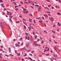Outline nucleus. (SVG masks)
I'll list each match as a JSON object with an SVG mask.
<instances>
[{"label":"nucleus","mask_w":61,"mask_h":61,"mask_svg":"<svg viewBox=\"0 0 61 61\" xmlns=\"http://www.w3.org/2000/svg\"><path fill=\"white\" fill-rule=\"evenodd\" d=\"M9 19L10 21H11V22H13V21H12V19H11L10 18Z\"/></svg>","instance_id":"aec40b11"},{"label":"nucleus","mask_w":61,"mask_h":61,"mask_svg":"<svg viewBox=\"0 0 61 61\" xmlns=\"http://www.w3.org/2000/svg\"><path fill=\"white\" fill-rule=\"evenodd\" d=\"M44 8L45 9H48V10H49V9L48 8V7H45Z\"/></svg>","instance_id":"a211bd4d"},{"label":"nucleus","mask_w":61,"mask_h":61,"mask_svg":"<svg viewBox=\"0 0 61 61\" xmlns=\"http://www.w3.org/2000/svg\"><path fill=\"white\" fill-rule=\"evenodd\" d=\"M0 56H3V55L2 54L0 53Z\"/></svg>","instance_id":"4d7b16f0"},{"label":"nucleus","mask_w":61,"mask_h":61,"mask_svg":"<svg viewBox=\"0 0 61 61\" xmlns=\"http://www.w3.org/2000/svg\"><path fill=\"white\" fill-rule=\"evenodd\" d=\"M30 28H32V29H34V28L31 26H30Z\"/></svg>","instance_id":"412c9836"},{"label":"nucleus","mask_w":61,"mask_h":61,"mask_svg":"<svg viewBox=\"0 0 61 61\" xmlns=\"http://www.w3.org/2000/svg\"><path fill=\"white\" fill-rule=\"evenodd\" d=\"M59 25V22H58V25Z\"/></svg>","instance_id":"864d4df0"},{"label":"nucleus","mask_w":61,"mask_h":61,"mask_svg":"<svg viewBox=\"0 0 61 61\" xmlns=\"http://www.w3.org/2000/svg\"><path fill=\"white\" fill-rule=\"evenodd\" d=\"M16 7H18V6H15V8H16Z\"/></svg>","instance_id":"49530a36"},{"label":"nucleus","mask_w":61,"mask_h":61,"mask_svg":"<svg viewBox=\"0 0 61 61\" xmlns=\"http://www.w3.org/2000/svg\"><path fill=\"white\" fill-rule=\"evenodd\" d=\"M48 15L49 16H51V15H50V14H48Z\"/></svg>","instance_id":"603ef678"},{"label":"nucleus","mask_w":61,"mask_h":61,"mask_svg":"<svg viewBox=\"0 0 61 61\" xmlns=\"http://www.w3.org/2000/svg\"><path fill=\"white\" fill-rule=\"evenodd\" d=\"M15 10L16 11H17V10H18V8H16V9H15Z\"/></svg>","instance_id":"79ce46f5"},{"label":"nucleus","mask_w":61,"mask_h":61,"mask_svg":"<svg viewBox=\"0 0 61 61\" xmlns=\"http://www.w3.org/2000/svg\"><path fill=\"white\" fill-rule=\"evenodd\" d=\"M0 25L1 26V28H4V27L3 26V25L2 22H0Z\"/></svg>","instance_id":"f257e3e1"},{"label":"nucleus","mask_w":61,"mask_h":61,"mask_svg":"<svg viewBox=\"0 0 61 61\" xmlns=\"http://www.w3.org/2000/svg\"><path fill=\"white\" fill-rule=\"evenodd\" d=\"M25 49V47L21 49H22V50H23V49Z\"/></svg>","instance_id":"cd10ccee"},{"label":"nucleus","mask_w":61,"mask_h":61,"mask_svg":"<svg viewBox=\"0 0 61 61\" xmlns=\"http://www.w3.org/2000/svg\"><path fill=\"white\" fill-rule=\"evenodd\" d=\"M34 43H37V41H36L35 42L34 41Z\"/></svg>","instance_id":"680f3d73"},{"label":"nucleus","mask_w":61,"mask_h":61,"mask_svg":"<svg viewBox=\"0 0 61 61\" xmlns=\"http://www.w3.org/2000/svg\"><path fill=\"white\" fill-rule=\"evenodd\" d=\"M52 37H53V38H55V36H52Z\"/></svg>","instance_id":"393cba45"},{"label":"nucleus","mask_w":61,"mask_h":61,"mask_svg":"<svg viewBox=\"0 0 61 61\" xmlns=\"http://www.w3.org/2000/svg\"><path fill=\"white\" fill-rule=\"evenodd\" d=\"M53 48L54 49H55V50H56V46H54V47H53Z\"/></svg>","instance_id":"f8f14e48"},{"label":"nucleus","mask_w":61,"mask_h":61,"mask_svg":"<svg viewBox=\"0 0 61 61\" xmlns=\"http://www.w3.org/2000/svg\"><path fill=\"white\" fill-rule=\"evenodd\" d=\"M28 11H25V12L26 13V14H27V13H28Z\"/></svg>","instance_id":"ea45409f"},{"label":"nucleus","mask_w":61,"mask_h":61,"mask_svg":"<svg viewBox=\"0 0 61 61\" xmlns=\"http://www.w3.org/2000/svg\"><path fill=\"white\" fill-rule=\"evenodd\" d=\"M1 5H2V7H5V6H4V4H2Z\"/></svg>","instance_id":"9d476101"},{"label":"nucleus","mask_w":61,"mask_h":61,"mask_svg":"<svg viewBox=\"0 0 61 61\" xmlns=\"http://www.w3.org/2000/svg\"><path fill=\"white\" fill-rule=\"evenodd\" d=\"M37 36H36L35 37V38H37Z\"/></svg>","instance_id":"774afa93"},{"label":"nucleus","mask_w":61,"mask_h":61,"mask_svg":"<svg viewBox=\"0 0 61 61\" xmlns=\"http://www.w3.org/2000/svg\"><path fill=\"white\" fill-rule=\"evenodd\" d=\"M35 6H37V7H39V6L38 5H35Z\"/></svg>","instance_id":"4468645a"},{"label":"nucleus","mask_w":61,"mask_h":61,"mask_svg":"<svg viewBox=\"0 0 61 61\" xmlns=\"http://www.w3.org/2000/svg\"><path fill=\"white\" fill-rule=\"evenodd\" d=\"M20 3L22 4V5L23 4V2H20Z\"/></svg>","instance_id":"0e129e2a"},{"label":"nucleus","mask_w":61,"mask_h":61,"mask_svg":"<svg viewBox=\"0 0 61 61\" xmlns=\"http://www.w3.org/2000/svg\"><path fill=\"white\" fill-rule=\"evenodd\" d=\"M30 39V37H29V36H28V38L27 39L28 40H29Z\"/></svg>","instance_id":"bb28decb"},{"label":"nucleus","mask_w":61,"mask_h":61,"mask_svg":"<svg viewBox=\"0 0 61 61\" xmlns=\"http://www.w3.org/2000/svg\"><path fill=\"white\" fill-rule=\"evenodd\" d=\"M49 55L48 54H46V56H49Z\"/></svg>","instance_id":"58836bf2"},{"label":"nucleus","mask_w":61,"mask_h":61,"mask_svg":"<svg viewBox=\"0 0 61 61\" xmlns=\"http://www.w3.org/2000/svg\"><path fill=\"white\" fill-rule=\"evenodd\" d=\"M48 2H50V1L49 0H46Z\"/></svg>","instance_id":"69168bd1"},{"label":"nucleus","mask_w":61,"mask_h":61,"mask_svg":"<svg viewBox=\"0 0 61 61\" xmlns=\"http://www.w3.org/2000/svg\"><path fill=\"white\" fill-rule=\"evenodd\" d=\"M28 2L29 3H32V1H28Z\"/></svg>","instance_id":"2f4dec72"},{"label":"nucleus","mask_w":61,"mask_h":61,"mask_svg":"<svg viewBox=\"0 0 61 61\" xmlns=\"http://www.w3.org/2000/svg\"><path fill=\"white\" fill-rule=\"evenodd\" d=\"M13 4H14L15 5H16V3L15 2H13Z\"/></svg>","instance_id":"4be33fe9"},{"label":"nucleus","mask_w":61,"mask_h":61,"mask_svg":"<svg viewBox=\"0 0 61 61\" xmlns=\"http://www.w3.org/2000/svg\"><path fill=\"white\" fill-rule=\"evenodd\" d=\"M29 46V44H26V47H28Z\"/></svg>","instance_id":"5701e85b"},{"label":"nucleus","mask_w":61,"mask_h":61,"mask_svg":"<svg viewBox=\"0 0 61 61\" xmlns=\"http://www.w3.org/2000/svg\"><path fill=\"white\" fill-rule=\"evenodd\" d=\"M9 52H11V49H10V48H9Z\"/></svg>","instance_id":"7c9ffc66"},{"label":"nucleus","mask_w":61,"mask_h":61,"mask_svg":"<svg viewBox=\"0 0 61 61\" xmlns=\"http://www.w3.org/2000/svg\"><path fill=\"white\" fill-rule=\"evenodd\" d=\"M44 32H45V33H46V34H47V32L46 31V30H44Z\"/></svg>","instance_id":"b1692460"},{"label":"nucleus","mask_w":61,"mask_h":61,"mask_svg":"<svg viewBox=\"0 0 61 61\" xmlns=\"http://www.w3.org/2000/svg\"><path fill=\"white\" fill-rule=\"evenodd\" d=\"M33 22L34 23H36V20H34Z\"/></svg>","instance_id":"c756f323"},{"label":"nucleus","mask_w":61,"mask_h":61,"mask_svg":"<svg viewBox=\"0 0 61 61\" xmlns=\"http://www.w3.org/2000/svg\"><path fill=\"white\" fill-rule=\"evenodd\" d=\"M3 51V50L2 49H0V51Z\"/></svg>","instance_id":"6e6d98bb"},{"label":"nucleus","mask_w":61,"mask_h":61,"mask_svg":"<svg viewBox=\"0 0 61 61\" xmlns=\"http://www.w3.org/2000/svg\"><path fill=\"white\" fill-rule=\"evenodd\" d=\"M29 59L31 61H32V59L30 57L29 58Z\"/></svg>","instance_id":"c85d7f7f"},{"label":"nucleus","mask_w":61,"mask_h":61,"mask_svg":"<svg viewBox=\"0 0 61 61\" xmlns=\"http://www.w3.org/2000/svg\"><path fill=\"white\" fill-rule=\"evenodd\" d=\"M51 6V5H48V7H50V6Z\"/></svg>","instance_id":"de8ad7c7"},{"label":"nucleus","mask_w":61,"mask_h":61,"mask_svg":"<svg viewBox=\"0 0 61 61\" xmlns=\"http://www.w3.org/2000/svg\"><path fill=\"white\" fill-rule=\"evenodd\" d=\"M16 23H19V22H17V21H15Z\"/></svg>","instance_id":"09e8293b"},{"label":"nucleus","mask_w":61,"mask_h":61,"mask_svg":"<svg viewBox=\"0 0 61 61\" xmlns=\"http://www.w3.org/2000/svg\"><path fill=\"white\" fill-rule=\"evenodd\" d=\"M22 20H24V21H26V20H25V19H23Z\"/></svg>","instance_id":"4c0bfd02"},{"label":"nucleus","mask_w":61,"mask_h":61,"mask_svg":"<svg viewBox=\"0 0 61 61\" xmlns=\"http://www.w3.org/2000/svg\"><path fill=\"white\" fill-rule=\"evenodd\" d=\"M12 14L11 13H11H10V15H12Z\"/></svg>","instance_id":"052dcab7"},{"label":"nucleus","mask_w":61,"mask_h":61,"mask_svg":"<svg viewBox=\"0 0 61 61\" xmlns=\"http://www.w3.org/2000/svg\"><path fill=\"white\" fill-rule=\"evenodd\" d=\"M39 10V9H38V12L39 11H41V10Z\"/></svg>","instance_id":"5fc2aeb1"},{"label":"nucleus","mask_w":61,"mask_h":61,"mask_svg":"<svg viewBox=\"0 0 61 61\" xmlns=\"http://www.w3.org/2000/svg\"><path fill=\"white\" fill-rule=\"evenodd\" d=\"M7 13H9L10 14V13H11V12H9L8 11H7Z\"/></svg>","instance_id":"f704fd0d"},{"label":"nucleus","mask_w":61,"mask_h":61,"mask_svg":"<svg viewBox=\"0 0 61 61\" xmlns=\"http://www.w3.org/2000/svg\"><path fill=\"white\" fill-rule=\"evenodd\" d=\"M35 52V51H31V53H34V52Z\"/></svg>","instance_id":"473e14b6"},{"label":"nucleus","mask_w":61,"mask_h":61,"mask_svg":"<svg viewBox=\"0 0 61 61\" xmlns=\"http://www.w3.org/2000/svg\"><path fill=\"white\" fill-rule=\"evenodd\" d=\"M19 17H20V18H22V15H20L19 16Z\"/></svg>","instance_id":"e433bc0d"},{"label":"nucleus","mask_w":61,"mask_h":61,"mask_svg":"<svg viewBox=\"0 0 61 61\" xmlns=\"http://www.w3.org/2000/svg\"><path fill=\"white\" fill-rule=\"evenodd\" d=\"M29 31H31V29L30 28V27H29Z\"/></svg>","instance_id":"a19ab883"},{"label":"nucleus","mask_w":61,"mask_h":61,"mask_svg":"<svg viewBox=\"0 0 61 61\" xmlns=\"http://www.w3.org/2000/svg\"><path fill=\"white\" fill-rule=\"evenodd\" d=\"M50 20L51 21H54V19H53V18L52 17H51V18H50Z\"/></svg>","instance_id":"f03ea898"},{"label":"nucleus","mask_w":61,"mask_h":61,"mask_svg":"<svg viewBox=\"0 0 61 61\" xmlns=\"http://www.w3.org/2000/svg\"><path fill=\"white\" fill-rule=\"evenodd\" d=\"M10 56H14V55H12V54H10Z\"/></svg>","instance_id":"f3484780"},{"label":"nucleus","mask_w":61,"mask_h":61,"mask_svg":"<svg viewBox=\"0 0 61 61\" xmlns=\"http://www.w3.org/2000/svg\"><path fill=\"white\" fill-rule=\"evenodd\" d=\"M24 3H25V4H28V2H27L26 1L24 2Z\"/></svg>","instance_id":"ddd939ff"},{"label":"nucleus","mask_w":61,"mask_h":61,"mask_svg":"<svg viewBox=\"0 0 61 61\" xmlns=\"http://www.w3.org/2000/svg\"><path fill=\"white\" fill-rule=\"evenodd\" d=\"M39 22H40V23H41V22H42V21L41 20V21H39Z\"/></svg>","instance_id":"13d9d810"},{"label":"nucleus","mask_w":61,"mask_h":61,"mask_svg":"<svg viewBox=\"0 0 61 61\" xmlns=\"http://www.w3.org/2000/svg\"><path fill=\"white\" fill-rule=\"evenodd\" d=\"M46 13H48V14H51V12L49 11H46Z\"/></svg>","instance_id":"39448f33"},{"label":"nucleus","mask_w":61,"mask_h":61,"mask_svg":"<svg viewBox=\"0 0 61 61\" xmlns=\"http://www.w3.org/2000/svg\"><path fill=\"white\" fill-rule=\"evenodd\" d=\"M17 56H20V53H17Z\"/></svg>","instance_id":"1a4fd4ad"},{"label":"nucleus","mask_w":61,"mask_h":61,"mask_svg":"<svg viewBox=\"0 0 61 61\" xmlns=\"http://www.w3.org/2000/svg\"><path fill=\"white\" fill-rule=\"evenodd\" d=\"M25 39H27V36H26L25 37Z\"/></svg>","instance_id":"bf43d9fd"},{"label":"nucleus","mask_w":61,"mask_h":61,"mask_svg":"<svg viewBox=\"0 0 61 61\" xmlns=\"http://www.w3.org/2000/svg\"><path fill=\"white\" fill-rule=\"evenodd\" d=\"M51 32H52L54 34H55V33H56V31H54L53 30H52L51 31Z\"/></svg>","instance_id":"9b49d317"},{"label":"nucleus","mask_w":61,"mask_h":61,"mask_svg":"<svg viewBox=\"0 0 61 61\" xmlns=\"http://www.w3.org/2000/svg\"><path fill=\"white\" fill-rule=\"evenodd\" d=\"M15 46H18V47L19 46V45L17 44V43H16L15 45Z\"/></svg>","instance_id":"20e7f679"},{"label":"nucleus","mask_w":61,"mask_h":61,"mask_svg":"<svg viewBox=\"0 0 61 61\" xmlns=\"http://www.w3.org/2000/svg\"><path fill=\"white\" fill-rule=\"evenodd\" d=\"M59 31H60L59 30V29H58V30H57V31L58 32H59Z\"/></svg>","instance_id":"338daca9"},{"label":"nucleus","mask_w":61,"mask_h":61,"mask_svg":"<svg viewBox=\"0 0 61 61\" xmlns=\"http://www.w3.org/2000/svg\"><path fill=\"white\" fill-rule=\"evenodd\" d=\"M44 43V40H42L41 42V44H43Z\"/></svg>","instance_id":"2eb2a0df"},{"label":"nucleus","mask_w":61,"mask_h":61,"mask_svg":"<svg viewBox=\"0 0 61 61\" xmlns=\"http://www.w3.org/2000/svg\"><path fill=\"white\" fill-rule=\"evenodd\" d=\"M56 8H57V7H58V8H60V7H59L58 6H57V5L56 6Z\"/></svg>","instance_id":"6ab92c4d"},{"label":"nucleus","mask_w":61,"mask_h":61,"mask_svg":"<svg viewBox=\"0 0 61 61\" xmlns=\"http://www.w3.org/2000/svg\"><path fill=\"white\" fill-rule=\"evenodd\" d=\"M44 25H45V26H46V24L44 23Z\"/></svg>","instance_id":"3c124183"},{"label":"nucleus","mask_w":61,"mask_h":61,"mask_svg":"<svg viewBox=\"0 0 61 61\" xmlns=\"http://www.w3.org/2000/svg\"><path fill=\"white\" fill-rule=\"evenodd\" d=\"M22 37H21V38H20V40H22Z\"/></svg>","instance_id":"e2e57ef3"},{"label":"nucleus","mask_w":61,"mask_h":61,"mask_svg":"<svg viewBox=\"0 0 61 61\" xmlns=\"http://www.w3.org/2000/svg\"><path fill=\"white\" fill-rule=\"evenodd\" d=\"M26 35L27 36H28V34L27 33H25Z\"/></svg>","instance_id":"c9c22d12"},{"label":"nucleus","mask_w":61,"mask_h":61,"mask_svg":"<svg viewBox=\"0 0 61 61\" xmlns=\"http://www.w3.org/2000/svg\"><path fill=\"white\" fill-rule=\"evenodd\" d=\"M33 35H35V32H33Z\"/></svg>","instance_id":"a18cd8bd"},{"label":"nucleus","mask_w":61,"mask_h":61,"mask_svg":"<svg viewBox=\"0 0 61 61\" xmlns=\"http://www.w3.org/2000/svg\"><path fill=\"white\" fill-rule=\"evenodd\" d=\"M44 16H46V17H48V15L46 14L44 15Z\"/></svg>","instance_id":"423d86ee"},{"label":"nucleus","mask_w":61,"mask_h":61,"mask_svg":"<svg viewBox=\"0 0 61 61\" xmlns=\"http://www.w3.org/2000/svg\"><path fill=\"white\" fill-rule=\"evenodd\" d=\"M0 3H3V1L2 0H0Z\"/></svg>","instance_id":"72a5a7b5"},{"label":"nucleus","mask_w":61,"mask_h":61,"mask_svg":"<svg viewBox=\"0 0 61 61\" xmlns=\"http://www.w3.org/2000/svg\"><path fill=\"white\" fill-rule=\"evenodd\" d=\"M56 25L54 24L53 25V27H55V26H56Z\"/></svg>","instance_id":"c03bdc74"},{"label":"nucleus","mask_w":61,"mask_h":61,"mask_svg":"<svg viewBox=\"0 0 61 61\" xmlns=\"http://www.w3.org/2000/svg\"><path fill=\"white\" fill-rule=\"evenodd\" d=\"M31 42H32L33 41V38H31Z\"/></svg>","instance_id":"a878e982"},{"label":"nucleus","mask_w":61,"mask_h":61,"mask_svg":"<svg viewBox=\"0 0 61 61\" xmlns=\"http://www.w3.org/2000/svg\"><path fill=\"white\" fill-rule=\"evenodd\" d=\"M29 15L30 16H33V15H32L31 14H30Z\"/></svg>","instance_id":"37998d69"},{"label":"nucleus","mask_w":61,"mask_h":61,"mask_svg":"<svg viewBox=\"0 0 61 61\" xmlns=\"http://www.w3.org/2000/svg\"><path fill=\"white\" fill-rule=\"evenodd\" d=\"M24 27L25 29L26 28V26H25V25H24Z\"/></svg>","instance_id":"8fccbe9b"},{"label":"nucleus","mask_w":61,"mask_h":61,"mask_svg":"<svg viewBox=\"0 0 61 61\" xmlns=\"http://www.w3.org/2000/svg\"><path fill=\"white\" fill-rule=\"evenodd\" d=\"M23 10H23L24 13V14H25V12L26 11V9H25L24 8L23 9Z\"/></svg>","instance_id":"7ed1b4c3"},{"label":"nucleus","mask_w":61,"mask_h":61,"mask_svg":"<svg viewBox=\"0 0 61 61\" xmlns=\"http://www.w3.org/2000/svg\"><path fill=\"white\" fill-rule=\"evenodd\" d=\"M41 9V6H39V8H38V9H39V10H40Z\"/></svg>","instance_id":"0eeeda50"},{"label":"nucleus","mask_w":61,"mask_h":61,"mask_svg":"<svg viewBox=\"0 0 61 61\" xmlns=\"http://www.w3.org/2000/svg\"><path fill=\"white\" fill-rule=\"evenodd\" d=\"M29 21L30 22H31L32 21V20L31 19H29Z\"/></svg>","instance_id":"6e6552de"},{"label":"nucleus","mask_w":61,"mask_h":61,"mask_svg":"<svg viewBox=\"0 0 61 61\" xmlns=\"http://www.w3.org/2000/svg\"><path fill=\"white\" fill-rule=\"evenodd\" d=\"M57 14L58 15H61V13H57Z\"/></svg>","instance_id":"dca6fc26"}]
</instances>
